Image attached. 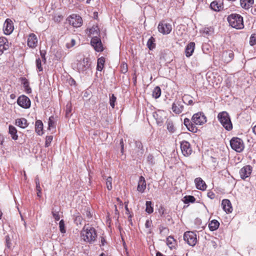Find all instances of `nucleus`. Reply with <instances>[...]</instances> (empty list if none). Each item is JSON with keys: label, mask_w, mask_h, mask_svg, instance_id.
Segmentation results:
<instances>
[{"label": "nucleus", "mask_w": 256, "mask_h": 256, "mask_svg": "<svg viewBox=\"0 0 256 256\" xmlns=\"http://www.w3.org/2000/svg\"><path fill=\"white\" fill-rule=\"evenodd\" d=\"M206 122V118L202 112L194 114L192 118V121L188 118H185L184 124L187 129L192 132H196L198 128L196 125H202Z\"/></svg>", "instance_id": "obj_1"}, {"label": "nucleus", "mask_w": 256, "mask_h": 256, "mask_svg": "<svg viewBox=\"0 0 256 256\" xmlns=\"http://www.w3.org/2000/svg\"><path fill=\"white\" fill-rule=\"evenodd\" d=\"M80 237L85 242L90 244H94L97 238L96 229L92 226H84L80 232Z\"/></svg>", "instance_id": "obj_2"}, {"label": "nucleus", "mask_w": 256, "mask_h": 256, "mask_svg": "<svg viewBox=\"0 0 256 256\" xmlns=\"http://www.w3.org/2000/svg\"><path fill=\"white\" fill-rule=\"evenodd\" d=\"M230 25L236 29H242L244 28L243 18L240 14H232L228 17Z\"/></svg>", "instance_id": "obj_3"}, {"label": "nucleus", "mask_w": 256, "mask_h": 256, "mask_svg": "<svg viewBox=\"0 0 256 256\" xmlns=\"http://www.w3.org/2000/svg\"><path fill=\"white\" fill-rule=\"evenodd\" d=\"M217 118L226 130L230 131L232 129V124L230 116L226 112L224 111L218 113Z\"/></svg>", "instance_id": "obj_4"}, {"label": "nucleus", "mask_w": 256, "mask_h": 256, "mask_svg": "<svg viewBox=\"0 0 256 256\" xmlns=\"http://www.w3.org/2000/svg\"><path fill=\"white\" fill-rule=\"evenodd\" d=\"M90 58H83L80 60H78L76 68L79 72L86 74V72L90 69Z\"/></svg>", "instance_id": "obj_5"}, {"label": "nucleus", "mask_w": 256, "mask_h": 256, "mask_svg": "<svg viewBox=\"0 0 256 256\" xmlns=\"http://www.w3.org/2000/svg\"><path fill=\"white\" fill-rule=\"evenodd\" d=\"M232 148L236 152H242L244 148L243 141L238 138H233L230 141Z\"/></svg>", "instance_id": "obj_6"}, {"label": "nucleus", "mask_w": 256, "mask_h": 256, "mask_svg": "<svg viewBox=\"0 0 256 256\" xmlns=\"http://www.w3.org/2000/svg\"><path fill=\"white\" fill-rule=\"evenodd\" d=\"M184 240L188 245L194 246L197 242L196 234L192 231L186 232L184 234Z\"/></svg>", "instance_id": "obj_7"}, {"label": "nucleus", "mask_w": 256, "mask_h": 256, "mask_svg": "<svg viewBox=\"0 0 256 256\" xmlns=\"http://www.w3.org/2000/svg\"><path fill=\"white\" fill-rule=\"evenodd\" d=\"M158 30L163 34H169L172 30V24L164 21L160 22L158 26Z\"/></svg>", "instance_id": "obj_8"}, {"label": "nucleus", "mask_w": 256, "mask_h": 256, "mask_svg": "<svg viewBox=\"0 0 256 256\" xmlns=\"http://www.w3.org/2000/svg\"><path fill=\"white\" fill-rule=\"evenodd\" d=\"M68 20L70 24L75 28L80 27L82 23V18L80 16L75 14L70 16L68 18Z\"/></svg>", "instance_id": "obj_9"}, {"label": "nucleus", "mask_w": 256, "mask_h": 256, "mask_svg": "<svg viewBox=\"0 0 256 256\" xmlns=\"http://www.w3.org/2000/svg\"><path fill=\"white\" fill-rule=\"evenodd\" d=\"M17 104L22 108L26 109L30 108L31 105L30 98L24 95H22L18 98Z\"/></svg>", "instance_id": "obj_10"}, {"label": "nucleus", "mask_w": 256, "mask_h": 256, "mask_svg": "<svg viewBox=\"0 0 256 256\" xmlns=\"http://www.w3.org/2000/svg\"><path fill=\"white\" fill-rule=\"evenodd\" d=\"M90 44L96 51L98 52H101L103 51L104 48L101 40L99 38L96 36L92 37Z\"/></svg>", "instance_id": "obj_11"}, {"label": "nucleus", "mask_w": 256, "mask_h": 256, "mask_svg": "<svg viewBox=\"0 0 256 256\" xmlns=\"http://www.w3.org/2000/svg\"><path fill=\"white\" fill-rule=\"evenodd\" d=\"M180 148L183 155L185 156H189L192 152L190 144L187 141L184 140L181 142Z\"/></svg>", "instance_id": "obj_12"}, {"label": "nucleus", "mask_w": 256, "mask_h": 256, "mask_svg": "<svg viewBox=\"0 0 256 256\" xmlns=\"http://www.w3.org/2000/svg\"><path fill=\"white\" fill-rule=\"evenodd\" d=\"M4 32L6 34H10L14 30V26L12 21L7 18L4 24Z\"/></svg>", "instance_id": "obj_13"}, {"label": "nucleus", "mask_w": 256, "mask_h": 256, "mask_svg": "<svg viewBox=\"0 0 256 256\" xmlns=\"http://www.w3.org/2000/svg\"><path fill=\"white\" fill-rule=\"evenodd\" d=\"M252 171V168L250 166L248 165L244 166L240 171V178L243 180H245L250 176Z\"/></svg>", "instance_id": "obj_14"}, {"label": "nucleus", "mask_w": 256, "mask_h": 256, "mask_svg": "<svg viewBox=\"0 0 256 256\" xmlns=\"http://www.w3.org/2000/svg\"><path fill=\"white\" fill-rule=\"evenodd\" d=\"M38 38L36 35L34 34H30L28 36L27 44L28 46L32 48H34L37 46Z\"/></svg>", "instance_id": "obj_15"}, {"label": "nucleus", "mask_w": 256, "mask_h": 256, "mask_svg": "<svg viewBox=\"0 0 256 256\" xmlns=\"http://www.w3.org/2000/svg\"><path fill=\"white\" fill-rule=\"evenodd\" d=\"M222 205L223 210L227 213L229 214L232 212V208L230 200L228 199H224L222 200Z\"/></svg>", "instance_id": "obj_16"}, {"label": "nucleus", "mask_w": 256, "mask_h": 256, "mask_svg": "<svg viewBox=\"0 0 256 256\" xmlns=\"http://www.w3.org/2000/svg\"><path fill=\"white\" fill-rule=\"evenodd\" d=\"M172 111L176 114H180L184 110V106L180 101L174 102L172 105Z\"/></svg>", "instance_id": "obj_17"}, {"label": "nucleus", "mask_w": 256, "mask_h": 256, "mask_svg": "<svg viewBox=\"0 0 256 256\" xmlns=\"http://www.w3.org/2000/svg\"><path fill=\"white\" fill-rule=\"evenodd\" d=\"M194 182L197 189L200 190H206L207 186L202 178H195Z\"/></svg>", "instance_id": "obj_18"}, {"label": "nucleus", "mask_w": 256, "mask_h": 256, "mask_svg": "<svg viewBox=\"0 0 256 256\" xmlns=\"http://www.w3.org/2000/svg\"><path fill=\"white\" fill-rule=\"evenodd\" d=\"M146 184L145 178L144 176H140L138 182V186L137 188L138 191L141 193L144 192L146 188Z\"/></svg>", "instance_id": "obj_19"}, {"label": "nucleus", "mask_w": 256, "mask_h": 256, "mask_svg": "<svg viewBox=\"0 0 256 256\" xmlns=\"http://www.w3.org/2000/svg\"><path fill=\"white\" fill-rule=\"evenodd\" d=\"M195 48V43L190 42L186 46L185 50L186 56L188 58L190 57L193 54Z\"/></svg>", "instance_id": "obj_20"}, {"label": "nucleus", "mask_w": 256, "mask_h": 256, "mask_svg": "<svg viewBox=\"0 0 256 256\" xmlns=\"http://www.w3.org/2000/svg\"><path fill=\"white\" fill-rule=\"evenodd\" d=\"M9 48L8 40L4 37H0V52L3 54L4 50H7Z\"/></svg>", "instance_id": "obj_21"}, {"label": "nucleus", "mask_w": 256, "mask_h": 256, "mask_svg": "<svg viewBox=\"0 0 256 256\" xmlns=\"http://www.w3.org/2000/svg\"><path fill=\"white\" fill-rule=\"evenodd\" d=\"M135 144L136 148L138 149L137 155L135 156V158L140 159L142 156L144 152L143 146L140 141H136Z\"/></svg>", "instance_id": "obj_22"}, {"label": "nucleus", "mask_w": 256, "mask_h": 256, "mask_svg": "<svg viewBox=\"0 0 256 256\" xmlns=\"http://www.w3.org/2000/svg\"><path fill=\"white\" fill-rule=\"evenodd\" d=\"M254 0H240V4L242 8L248 10L252 7Z\"/></svg>", "instance_id": "obj_23"}, {"label": "nucleus", "mask_w": 256, "mask_h": 256, "mask_svg": "<svg viewBox=\"0 0 256 256\" xmlns=\"http://www.w3.org/2000/svg\"><path fill=\"white\" fill-rule=\"evenodd\" d=\"M15 124L22 128H24L28 126L27 120L24 118H20L16 120Z\"/></svg>", "instance_id": "obj_24"}, {"label": "nucleus", "mask_w": 256, "mask_h": 256, "mask_svg": "<svg viewBox=\"0 0 256 256\" xmlns=\"http://www.w3.org/2000/svg\"><path fill=\"white\" fill-rule=\"evenodd\" d=\"M200 32L204 36H212L214 33V28L212 26H208L204 28Z\"/></svg>", "instance_id": "obj_25"}, {"label": "nucleus", "mask_w": 256, "mask_h": 256, "mask_svg": "<svg viewBox=\"0 0 256 256\" xmlns=\"http://www.w3.org/2000/svg\"><path fill=\"white\" fill-rule=\"evenodd\" d=\"M17 130L16 128L10 125L8 126V132L10 134L12 138L14 140H17L18 139V136L17 134Z\"/></svg>", "instance_id": "obj_26"}, {"label": "nucleus", "mask_w": 256, "mask_h": 256, "mask_svg": "<svg viewBox=\"0 0 256 256\" xmlns=\"http://www.w3.org/2000/svg\"><path fill=\"white\" fill-rule=\"evenodd\" d=\"M36 132L40 136L42 135L43 130V124L40 120H38L36 122Z\"/></svg>", "instance_id": "obj_27"}, {"label": "nucleus", "mask_w": 256, "mask_h": 256, "mask_svg": "<svg viewBox=\"0 0 256 256\" xmlns=\"http://www.w3.org/2000/svg\"><path fill=\"white\" fill-rule=\"evenodd\" d=\"M220 226L219 222L216 220H212L208 224V228L210 231L216 230Z\"/></svg>", "instance_id": "obj_28"}, {"label": "nucleus", "mask_w": 256, "mask_h": 256, "mask_svg": "<svg viewBox=\"0 0 256 256\" xmlns=\"http://www.w3.org/2000/svg\"><path fill=\"white\" fill-rule=\"evenodd\" d=\"M105 62V58L104 57H100L98 59L96 70L98 71H102L104 68Z\"/></svg>", "instance_id": "obj_29"}, {"label": "nucleus", "mask_w": 256, "mask_h": 256, "mask_svg": "<svg viewBox=\"0 0 256 256\" xmlns=\"http://www.w3.org/2000/svg\"><path fill=\"white\" fill-rule=\"evenodd\" d=\"M155 39L151 36L148 40L146 46L150 50H152L156 48Z\"/></svg>", "instance_id": "obj_30"}, {"label": "nucleus", "mask_w": 256, "mask_h": 256, "mask_svg": "<svg viewBox=\"0 0 256 256\" xmlns=\"http://www.w3.org/2000/svg\"><path fill=\"white\" fill-rule=\"evenodd\" d=\"M182 100L183 102L187 105H192L193 104L192 97L190 95H184L182 97Z\"/></svg>", "instance_id": "obj_31"}, {"label": "nucleus", "mask_w": 256, "mask_h": 256, "mask_svg": "<svg viewBox=\"0 0 256 256\" xmlns=\"http://www.w3.org/2000/svg\"><path fill=\"white\" fill-rule=\"evenodd\" d=\"M160 111H158L153 114V116L156 120L157 124L159 125H161L164 122V119L160 116Z\"/></svg>", "instance_id": "obj_32"}, {"label": "nucleus", "mask_w": 256, "mask_h": 256, "mask_svg": "<svg viewBox=\"0 0 256 256\" xmlns=\"http://www.w3.org/2000/svg\"><path fill=\"white\" fill-rule=\"evenodd\" d=\"M152 95L155 98H158L160 97L161 95V89L158 86L154 88Z\"/></svg>", "instance_id": "obj_33"}, {"label": "nucleus", "mask_w": 256, "mask_h": 256, "mask_svg": "<svg viewBox=\"0 0 256 256\" xmlns=\"http://www.w3.org/2000/svg\"><path fill=\"white\" fill-rule=\"evenodd\" d=\"M166 244L170 248L172 249L174 248L175 244V240L174 238L170 236H168L166 238Z\"/></svg>", "instance_id": "obj_34"}, {"label": "nucleus", "mask_w": 256, "mask_h": 256, "mask_svg": "<svg viewBox=\"0 0 256 256\" xmlns=\"http://www.w3.org/2000/svg\"><path fill=\"white\" fill-rule=\"evenodd\" d=\"M146 211L147 213L150 214H152L153 211V207L152 206V203L150 201H146Z\"/></svg>", "instance_id": "obj_35"}, {"label": "nucleus", "mask_w": 256, "mask_h": 256, "mask_svg": "<svg viewBox=\"0 0 256 256\" xmlns=\"http://www.w3.org/2000/svg\"><path fill=\"white\" fill-rule=\"evenodd\" d=\"M184 204H188L190 202H194L196 200L195 198L192 196H186L184 198Z\"/></svg>", "instance_id": "obj_36"}, {"label": "nucleus", "mask_w": 256, "mask_h": 256, "mask_svg": "<svg viewBox=\"0 0 256 256\" xmlns=\"http://www.w3.org/2000/svg\"><path fill=\"white\" fill-rule=\"evenodd\" d=\"M210 6L211 8L214 11H220V6L218 5V2L216 1H214L211 2Z\"/></svg>", "instance_id": "obj_37"}, {"label": "nucleus", "mask_w": 256, "mask_h": 256, "mask_svg": "<svg viewBox=\"0 0 256 256\" xmlns=\"http://www.w3.org/2000/svg\"><path fill=\"white\" fill-rule=\"evenodd\" d=\"M36 66L38 69V72H42L43 70V68L42 67V60L40 58H38L36 59Z\"/></svg>", "instance_id": "obj_38"}, {"label": "nucleus", "mask_w": 256, "mask_h": 256, "mask_svg": "<svg viewBox=\"0 0 256 256\" xmlns=\"http://www.w3.org/2000/svg\"><path fill=\"white\" fill-rule=\"evenodd\" d=\"M106 188L108 190H110L112 189V178L111 176H108L106 179Z\"/></svg>", "instance_id": "obj_39"}, {"label": "nucleus", "mask_w": 256, "mask_h": 256, "mask_svg": "<svg viewBox=\"0 0 256 256\" xmlns=\"http://www.w3.org/2000/svg\"><path fill=\"white\" fill-rule=\"evenodd\" d=\"M48 128L49 130H50L51 128H55L54 117L53 116H51L49 118L48 121Z\"/></svg>", "instance_id": "obj_40"}, {"label": "nucleus", "mask_w": 256, "mask_h": 256, "mask_svg": "<svg viewBox=\"0 0 256 256\" xmlns=\"http://www.w3.org/2000/svg\"><path fill=\"white\" fill-rule=\"evenodd\" d=\"M52 212V216L55 219V220L56 221L59 220L60 219V215L58 210H56L53 209Z\"/></svg>", "instance_id": "obj_41"}, {"label": "nucleus", "mask_w": 256, "mask_h": 256, "mask_svg": "<svg viewBox=\"0 0 256 256\" xmlns=\"http://www.w3.org/2000/svg\"><path fill=\"white\" fill-rule=\"evenodd\" d=\"M116 100V98L114 94H112L110 97V104L112 108H114Z\"/></svg>", "instance_id": "obj_42"}, {"label": "nucleus", "mask_w": 256, "mask_h": 256, "mask_svg": "<svg viewBox=\"0 0 256 256\" xmlns=\"http://www.w3.org/2000/svg\"><path fill=\"white\" fill-rule=\"evenodd\" d=\"M60 232L64 234L66 232L65 226H64V222L63 220H60Z\"/></svg>", "instance_id": "obj_43"}, {"label": "nucleus", "mask_w": 256, "mask_h": 256, "mask_svg": "<svg viewBox=\"0 0 256 256\" xmlns=\"http://www.w3.org/2000/svg\"><path fill=\"white\" fill-rule=\"evenodd\" d=\"M53 136H46V138L45 146L48 147L52 141V140Z\"/></svg>", "instance_id": "obj_44"}, {"label": "nucleus", "mask_w": 256, "mask_h": 256, "mask_svg": "<svg viewBox=\"0 0 256 256\" xmlns=\"http://www.w3.org/2000/svg\"><path fill=\"white\" fill-rule=\"evenodd\" d=\"M166 126L168 130L170 132H174V128L172 122H166Z\"/></svg>", "instance_id": "obj_45"}, {"label": "nucleus", "mask_w": 256, "mask_h": 256, "mask_svg": "<svg viewBox=\"0 0 256 256\" xmlns=\"http://www.w3.org/2000/svg\"><path fill=\"white\" fill-rule=\"evenodd\" d=\"M250 46L256 44V34H252L250 37Z\"/></svg>", "instance_id": "obj_46"}, {"label": "nucleus", "mask_w": 256, "mask_h": 256, "mask_svg": "<svg viewBox=\"0 0 256 256\" xmlns=\"http://www.w3.org/2000/svg\"><path fill=\"white\" fill-rule=\"evenodd\" d=\"M147 162L150 164H154V158L152 154H148L146 158Z\"/></svg>", "instance_id": "obj_47"}, {"label": "nucleus", "mask_w": 256, "mask_h": 256, "mask_svg": "<svg viewBox=\"0 0 256 256\" xmlns=\"http://www.w3.org/2000/svg\"><path fill=\"white\" fill-rule=\"evenodd\" d=\"M95 33L96 34H98V28L96 26L92 27V28L90 29L89 34H90L94 35Z\"/></svg>", "instance_id": "obj_48"}, {"label": "nucleus", "mask_w": 256, "mask_h": 256, "mask_svg": "<svg viewBox=\"0 0 256 256\" xmlns=\"http://www.w3.org/2000/svg\"><path fill=\"white\" fill-rule=\"evenodd\" d=\"M36 190L37 191L36 194L37 196L39 198L42 196V189L40 186H36Z\"/></svg>", "instance_id": "obj_49"}, {"label": "nucleus", "mask_w": 256, "mask_h": 256, "mask_svg": "<svg viewBox=\"0 0 256 256\" xmlns=\"http://www.w3.org/2000/svg\"><path fill=\"white\" fill-rule=\"evenodd\" d=\"M6 247L8 248H10V246H11V242H10V238L8 236H6Z\"/></svg>", "instance_id": "obj_50"}, {"label": "nucleus", "mask_w": 256, "mask_h": 256, "mask_svg": "<svg viewBox=\"0 0 256 256\" xmlns=\"http://www.w3.org/2000/svg\"><path fill=\"white\" fill-rule=\"evenodd\" d=\"M208 196L210 199H214L215 197V194L211 191H209L207 194Z\"/></svg>", "instance_id": "obj_51"}, {"label": "nucleus", "mask_w": 256, "mask_h": 256, "mask_svg": "<svg viewBox=\"0 0 256 256\" xmlns=\"http://www.w3.org/2000/svg\"><path fill=\"white\" fill-rule=\"evenodd\" d=\"M151 226H152V221L149 220H147L145 223L146 228H149L151 227Z\"/></svg>", "instance_id": "obj_52"}, {"label": "nucleus", "mask_w": 256, "mask_h": 256, "mask_svg": "<svg viewBox=\"0 0 256 256\" xmlns=\"http://www.w3.org/2000/svg\"><path fill=\"white\" fill-rule=\"evenodd\" d=\"M76 44V42H75V40H74V39H72L71 40V45L70 46H69V44H66V47L69 48L73 46H74Z\"/></svg>", "instance_id": "obj_53"}, {"label": "nucleus", "mask_w": 256, "mask_h": 256, "mask_svg": "<svg viewBox=\"0 0 256 256\" xmlns=\"http://www.w3.org/2000/svg\"><path fill=\"white\" fill-rule=\"evenodd\" d=\"M101 238V244H100V246H104L105 244L106 243V241L104 239V238L102 236L100 238Z\"/></svg>", "instance_id": "obj_54"}, {"label": "nucleus", "mask_w": 256, "mask_h": 256, "mask_svg": "<svg viewBox=\"0 0 256 256\" xmlns=\"http://www.w3.org/2000/svg\"><path fill=\"white\" fill-rule=\"evenodd\" d=\"M210 245L214 248H216L217 247V244L214 240H212L210 242Z\"/></svg>", "instance_id": "obj_55"}, {"label": "nucleus", "mask_w": 256, "mask_h": 256, "mask_svg": "<svg viewBox=\"0 0 256 256\" xmlns=\"http://www.w3.org/2000/svg\"><path fill=\"white\" fill-rule=\"evenodd\" d=\"M35 182H36V186H40V180H39V178H38V176H36V178H35Z\"/></svg>", "instance_id": "obj_56"}, {"label": "nucleus", "mask_w": 256, "mask_h": 256, "mask_svg": "<svg viewBox=\"0 0 256 256\" xmlns=\"http://www.w3.org/2000/svg\"><path fill=\"white\" fill-rule=\"evenodd\" d=\"M61 18H62V16H58L57 17H55L54 20L56 22H60V20H61Z\"/></svg>", "instance_id": "obj_57"}, {"label": "nucleus", "mask_w": 256, "mask_h": 256, "mask_svg": "<svg viewBox=\"0 0 256 256\" xmlns=\"http://www.w3.org/2000/svg\"><path fill=\"white\" fill-rule=\"evenodd\" d=\"M26 90L28 94H30L32 92L31 88L29 86L26 88Z\"/></svg>", "instance_id": "obj_58"}, {"label": "nucleus", "mask_w": 256, "mask_h": 256, "mask_svg": "<svg viewBox=\"0 0 256 256\" xmlns=\"http://www.w3.org/2000/svg\"><path fill=\"white\" fill-rule=\"evenodd\" d=\"M82 220V218L80 216H77L76 218V221H78L80 222V220Z\"/></svg>", "instance_id": "obj_59"}, {"label": "nucleus", "mask_w": 256, "mask_h": 256, "mask_svg": "<svg viewBox=\"0 0 256 256\" xmlns=\"http://www.w3.org/2000/svg\"><path fill=\"white\" fill-rule=\"evenodd\" d=\"M24 86L25 88H28L29 86L28 82H24Z\"/></svg>", "instance_id": "obj_60"}, {"label": "nucleus", "mask_w": 256, "mask_h": 256, "mask_svg": "<svg viewBox=\"0 0 256 256\" xmlns=\"http://www.w3.org/2000/svg\"><path fill=\"white\" fill-rule=\"evenodd\" d=\"M3 142H4V138H2V136H0V144H2Z\"/></svg>", "instance_id": "obj_61"}, {"label": "nucleus", "mask_w": 256, "mask_h": 256, "mask_svg": "<svg viewBox=\"0 0 256 256\" xmlns=\"http://www.w3.org/2000/svg\"><path fill=\"white\" fill-rule=\"evenodd\" d=\"M252 132L256 134V125L252 128Z\"/></svg>", "instance_id": "obj_62"}, {"label": "nucleus", "mask_w": 256, "mask_h": 256, "mask_svg": "<svg viewBox=\"0 0 256 256\" xmlns=\"http://www.w3.org/2000/svg\"><path fill=\"white\" fill-rule=\"evenodd\" d=\"M156 256H164L160 252H157L156 254Z\"/></svg>", "instance_id": "obj_63"}, {"label": "nucleus", "mask_w": 256, "mask_h": 256, "mask_svg": "<svg viewBox=\"0 0 256 256\" xmlns=\"http://www.w3.org/2000/svg\"><path fill=\"white\" fill-rule=\"evenodd\" d=\"M252 13L253 14H256V8H254L253 10H252Z\"/></svg>", "instance_id": "obj_64"}]
</instances>
